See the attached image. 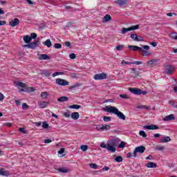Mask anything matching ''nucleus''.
Instances as JSON below:
<instances>
[{
  "instance_id": "1",
  "label": "nucleus",
  "mask_w": 177,
  "mask_h": 177,
  "mask_svg": "<svg viewBox=\"0 0 177 177\" xmlns=\"http://www.w3.org/2000/svg\"><path fill=\"white\" fill-rule=\"evenodd\" d=\"M104 110V111H106V113L115 114L118 118H120V120H122L123 121H125L127 118L125 115H124L122 112L120 111L115 106H106Z\"/></svg>"
},
{
  "instance_id": "2",
  "label": "nucleus",
  "mask_w": 177,
  "mask_h": 177,
  "mask_svg": "<svg viewBox=\"0 0 177 177\" xmlns=\"http://www.w3.org/2000/svg\"><path fill=\"white\" fill-rule=\"evenodd\" d=\"M121 142V140L118 138L111 139L108 141V151L111 153H115V146Z\"/></svg>"
},
{
  "instance_id": "3",
  "label": "nucleus",
  "mask_w": 177,
  "mask_h": 177,
  "mask_svg": "<svg viewBox=\"0 0 177 177\" xmlns=\"http://www.w3.org/2000/svg\"><path fill=\"white\" fill-rule=\"evenodd\" d=\"M129 91L131 92V93H133V95H147V91H143L138 88H129Z\"/></svg>"
},
{
  "instance_id": "4",
  "label": "nucleus",
  "mask_w": 177,
  "mask_h": 177,
  "mask_svg": "<svg viewBox=\"0 0 177 177\" xmlns=\"http://www.w3.org/2000/svg\"><path fill=\"white\" fill-rule=\"evenodd\" d=\"M149 49H150V46L142 45L140 47V52L142 53V56H151V53L149 51Z\"/></svg>"
},
{
  "instance_id": "5",
  "label": "nucleus",
  "mask_w": 177,
  "mask_h": 177,
  "mask_svg": "<svg viewBox=\"0 0 177 177\" xmlns=\"http://www.w3.org/2000/svg\"><path fill=\"white\" fill-rule=\"evenodd\" d=\"M135 30H139V25L131 26L129 28H123L121 30V34H127L129 31H135Z\"/></svg>"
},
{
  "instance_id": "6",
  "label": "nucleus",
  "mask_w": 177,
  "mask_h": 177,
  "mask_svg": "<svg viewBox=\"0 0 177 177\" xmlns=\"http://www.w3.org/2000/svg\"><path fill=\"white\" fill-rule=\"evenodd\" d=\"M146 151V147L145 146H139L135 148L133 150V157H138L137 153H140V154H143Z\"/></svg>"
},
{
  "instance_id": "7",
  "label": "nucleus",
  "mask_w": 177,
  "mask_h": 177,
  "mask_svg": "<svg viewBox=\"0 0 177 177\" xmlns=\"http://www.w3.org/2000/svg\"><path fill=\"white\" fill-rule=\"evenodd\" d=\"M55 83L57 85H59L60 86H67L70 85V82H68L67 80L62 78H57L55 80Z\"/></svg>"
},
{
  "instance_id": "8",
  "label": "nucleus",
  "mask_w": 177,
  "mask_h": 177,
  "mask_svg": "<svg viewBox=\"0 0 177 177\" xmlns=\"http://www.w3.org/2000/svg\"><path fill=\"white\" fill-rule=\"evenodd\" d=\"M174 71H175V66L174 65H166L165 66V73L166 74L171 75V74L174 73Z\"/></svg>"
},
{
  "instance_id": "9",
  "label": "nucleus",
  "mask_w": 177,
  "mask_h": 177,
  "mask_svg": "<svg viewBox=\"0 0 177 177\" xmlns=\"http://www.w3.org/2000/svg\"><path fill=\"white\" fill-rule=\"evenodd\" d=\"M96 129L100 131V132H103L104 131H109L110 129V125L109 124H98L96 127Z\"/></svg>"
},
{
  "instance_id": "10",
  "label": "nucleus",
  "mask_w": 177,
  "mask_h": 177,
  "mask_svg": "<svg viewBox=\"0 0 177 177\" xmlns=\"http://www.w3.org/2000/svg\"><path fill=\"white\" fill-rule=\"evenodd\" d=\"M93 78L96 81H102V80H106L107 78V74L104 73H98L95 75Z\"/></svg>"
},
{
  "instance_id": "11",
  "label": "nucleus",
  "mask_w": 177,
  "mask_h": 177,
  "mask_svg": "<svg viewBox=\"0 0 177 177\" xmlns=\"http://www.w3.org/2000/svg\"><path fill=\"white\" fill-rule=\"evenodd\" d=\"M130 37L136 42H143L144 41L142 36H138L136 34H131Z\"/></svg>"
},
{
  "instance_id": "12",
  "label": "nucleus",
  "mask_w": 177,
  "mask_h": 177,
  "mask_svg": "<svg viewBox=\"0 0 177 177\" xmlns=\"http://www.w3.org/2000/svg\"><path fill=\"white\" fill-rule=\"evenodd\" d=\"M29 49H37L39 46V41H35L28 44Z\"/></svg>"
},
{
  "instance_id": "13",
  "label": "nucleus",
  "mask_w": 177,
  "mask_h": 177,
  "mask_svg": "<svg viewBox=\"0 0 177 177\" xmlns=\"http://www.w3.org/2000/svg\"><path fill=\"white\" fill-rule=\"evenodd\" d=\"M20 24V20L17 18H15L13 20H11L9 22V26L10 27H16V26H19Z\"/></svg>"
},
{
  "instance_id": "14",
  "label": "nucleus",
  "mask_w": 177,
  "mask_h": 177,
  "mask_svg": "<svg viewBox=\"0 0 177 177\" xmlns=\"http://www.w3.org/2000/svg\"><path fill=\"white\" fill-rule=\"evenodd\" d=\"M38 55L39 60H50V57L46 54H38Z\"/></svg>"
},
{
  "instance_id": "15",
  "label": "nucleus",
  "mask_w": 177,
  "mask_h": 177,
  "mask_svg": "<svg viewBox=\"0 0 177 177\" xmlns=\"http://www.w3.org/2000/svg\"><path fill=\"white\" fill-rule=\"evenodd\" d=\"M0 175L1 176H10V172L8 170H5V169H0Z\"/></svg>"
},
{
  "instance_id": "16",
  "label": "nucleus",
  "mask_w": 177,
  "mask_h": 177,
  "mask_svg": "<svg viewBox=\"0 0 177 177\" xmlns=\"http://www.w3.org/2000/svg\"><path fill=\"white\" fill-rule=\"evenodd\" d=\"M115 3L116 5H119V6H124V5L128 3V0H116Z\"/></svg>"
},
{
  "instance_id": "17",
  "label": "nucleus",
  "mask_w": 177,
  "mask_h": 177,
  "mask_svg": "<svg viewBox=\"0 0 177 177\" xmlns=\"http://www.w3.org/2000/svg\"><path fill=\"white\" fill-rule=\"evenodd\" d=\"M14 85L15 86H18V88H26L27 86V84H26V83L20 82H15Z\"/></svg>"
},
{
  "instance_id": "18",
  "label": "nucleus",
  "mask_w": 177,
  "mask_h": 177,
  "mask_svg": "<svg viewBox=\"0 0 177 177\" xmlns=\"http://www.w3.org/2000/svg\"><path fill=\"white\" fill-rule=\"evenodd\" d=\"M145 129H151L152 131H154L156 129H158V127L155 124H151V125H146L144 126Z\"/></svg>"
},
{
  "instance_id": "19",
  "label": "nucleus",
  "mask_w": 177,
  "mask_h": 177,
  "mask_svg": "<svg viewBox=\"0 0 177 177\" xmlns=\"http://www.w3.org/2000/svg\"><path fill=\"white\" fill-rule=\"evenodd\" d=\"M168 142H171V138H169V136H165L160 139V143H168Z\"/></svg>"
},
{
  "instance_id": "20",
  "label": "nucleus",
  "mask_w": 177,
  "mask_h": 177,
  "mask_svg": "<svg viewBox=\"0 0 177 177\" xmlns=\"http://www.w3.org/2000/svg\"><path fill=\"white\" fill-rule=\"evenodd\" d=\"M171 120H175V116L173 114L167 115L163 118V121H171Z\"/></svg>"
},
{
  "instance_id": "21",
  "label": "nucleus",
  "mask_w": 177,
  "mask_h": 177,
  "mask_svg": "<svg viewBox=\"0 0 177 177\" xmlns=\"http://www.w3.org/2000/svg\"><path fill=\"white\" fill-rule=\"evenodd\" d=\"M48 104H49L48 102H39V106L41 109H46L48 107Z\"/></svg>"
},
{
  "instance_id": "22",
  "label": "nucleus",
  "mask_w": 177,
  "mask_h": 177,
  "mask_svg": "<svg viewBox=\"0 0 177 177\" xmlns=\"http://www.w3.org/2000/svg\"><path fill=\"white\" fill-rule=\"evenodd\" d=\"M71 117L73 120H78L80 118V113L78 112H73L71 113Z\"/></svg>"
},
{
  "instance_id": "23",
  "label": "nucleus",
  "mask_w": 177,
  "mask_h": 177,
  "mask_svg": "<svg viewBox=\"0 0 177 177\" xmlns=\"http://www.w3.org/2000/svg\"><path fill=\"white\" fill-rule=\"evenodd\" d=\"M24 41L25 44H30L31 42V41H32V40L30 35H26L24 37Z\"/></svg>"
},
{
  "instance_id": "24",
  "label": "nucleus",
  "mask_w": 177,
  "mask_h": 177,
  "mask_svg": "<svg viewBox=\"0 0 177 177\" xmlns=\"http://www.w3.org/2000/svg\"><path fill=\"white\" fill-rule=\"evenodd\" d=\"M146 167H147V168H157V164H156L153 162H149L146 165Z\"/></svg>"
},
{
  "instance_id": "25",
  "label": "nucleus",
  "mask_w": 177,
  "mask_h": 177,
  "mask_svg": "<svg viewBox=\"0 0 177 177\" xmlns=\"http://www.w3.org/2000/svg\"><path fill=\"white\" fill-rule=\"evenodd\" d=\"M41 75H45V77H50V75L52 74L50 71H46V70H43L41 72Z\"/></svg>"
},
{
  "instance_id": "26",
  "label": "nucleus",
  "mask_w": 177,
  "mask_h": 177,
  "mask_svg": "<svg viewBox=\"0 0 177 177\" xmlns=\"http://www.w3.org/2000/svg\"><path fill=\"white\" fill-rule=\"evenodd\" d=\"M57 102H59V103H63L64 102H67L68 101V98L67 97H60L59 98H57Z\"/></svg>"
},
{
  "instance_id": "27",
  "label": "nucleus",
  "mask_w": 177,
  "mask_h": 177,
  "mask_svg": "<svg viewBox=\"0 0 177 177\" xmlns=\"http://www.w3.org/2000/svg\"><path fill=\"white\" fill-rule=\"evenodd\" d=\"M129 49H131V50H133L136 52V50H140V47L138 46H129Z\"/></svg>"
},
{
  "instance_id": "28",
  "label": "nucleus",
  "mask_w": 177,
  "mask_h": 177,
  "mask_svg": "<svg viewBox=\"0 0 177 177\" xmlns=\"http://www.w3.org/2000/svg\"><path fill=\"white\" fill-rule=\"evenodd\" d=\"M110 20H111V16H110V15H106L103 18L104 23H107V21H110Z\"/></svg>"
},
{
  "instance_id": "29",
  "label": "nucleus",
  "mask_w": 177,
  "mask_h": 177,
  "mask_svg": "<svg viewBox=\"0 0 177 177\" xmlns=\"http://www.w3.org/2000/svg\"><path fill=\"white\" fill-rule=\"evenodd\" d=\"M44 45L47 46V48H50V46H52V41H50V39H48L44 41Z\"/></svg>"
},
{
  "instance_id": "30",
  "label": "nucleus",
  "mask_w": 177,
  "mask_h": 177,
  "mask_svg": "<svg viewBox=\"0 0 177 177\" xmlns=\"http://www.w3.org/2000/svg\"><path fill=\"white\" fill-rule=\"evenodd\" d=\"M89 167L92 169H99V165H96L95 163H90Z\"/></svg>"
},
{
  "instance_id": "31",
  "label": "nucleus",
  "mask_w": 177,
  "mask_h": 177,
  "mask_svg": "<svg viewBox=\"0 0 177 177\" xmlns=\"http://www.w3.org/2000/svg\"><path fill=\"white\" fill-rule=\"evenodd\" d=\"M59 172H62V174H67L68 172V169L66 167H61L58 169Z\"/></svg>"
},
{
  "instance_id": "32",
  "label": "nucleus",
  "mask_w": 177,
  "mask_h": 177,
  "mask_svg": "<svg viewBox=\"0 0 177 177\" xmlns=\"http://www.w3.org/2000/svg\"><path fill=\"white\" fill-rule=\"evenodd\" d=\"M49 96V93L48 92H42L41 93V99H46Z\"/></svg>"
},
{
  "instance_id": "33",
  "label": "nucleus",
  "mask_w": 177,
  "mask_h": 177,
  "mask_svg": "<svg viewBox=\"0 0 177 177\" xmlns=\"http://www.w3.org/2000/svg\"><path fill=\"white\" fill-rule=\"evenodd\" d=\"M170 38L172 39H177V32H171L169 34Z\"/></svg>"
},
{
  "instance_id": "34",
  "label": "nucleus",
  "mask_w": 177,
  "mask_h": 177,
  "mask_svg": "<svg viewBox=\"0 0 177 177\" xmlns=\"http://www.w3.org/2000/svg\"><path fill=\"white\" fill-rule=\"evenodd\" d=\"M100 147H102V149H106V150H109V142H107V144L102 143L100 145Z\"/></svg>"
},
{
  "instance_id": "35",
  "label": "nucleus",
  "mask_w": 177,
  "mask_h": 177,
  "mask_svg": "<svg viewBox=\"0 0 177 177\" xmlns=\"http://www.w3.org/2000/svg\"><path fill=\"white\" fill-rule=\"evenodd\" d=\"M80 105L73 104L69 106V109H75V110H78V109H80Z\"/></svg>"
},
{
  "instance_id": "36",
  "label": "nucleus",
  "mask_w": 177,
  "mask_h": 177,
  "mask_svg": "<svg viewBox=\"0 0 177 177\" xmlns=\"http://www.w3.org/2000/svg\"><path fill=\"white\" fill-rule=\"evenodd\" d=\"M63 115L66 117V118H70V117H71V113L69 111H66L63 113Z\"/></svg>"
},
{
  "instance_id": "37",
  "label": "nucleus",
  "mask_w": 177,
  "mask_h": 177,
  "mask_svg": "<svg viewBox=\"0 0 177 177\" xmlns=\"http://www.w3.org/2000/svg\"><path fill=\"white\" fill-rule=\"evenodd\" d=\"M80 149L82 151H86L88 150V145H83L80 146Z\"/></svg>"
},
{
  "instance_id": "38",
  "label": "nucleus",
  "mask_w": 177,
  "mask_h": 177,
  "mask_svg": "<svg viewBox=\"0 0 177 177\" xmlns=\"http://www.w3.org/2000/svg\"><path fill=\"white\" fill-rule=\"evenodd\" d=\"M103 120L105 122H110V121H111V118L109 116H104Z\"/></svg>"
},
{
  "instance_id": "39",
  "label": "nucleus",
  "mask_w": 177,
  "mask_h": 177,
  "mask_svg": "<svg viewBox=\"0 0 177 177\" xmlns=\"http://www.w3.org/2000/svg\"><path fill=\"white\" fill-rule=\"evenodd\" d=\"M57 75H64V73L63 72H55L53 73V77H57Z\"/></svg>"
},
{
  "instance_id": "40",
  "label": "nucleus",
  "mask_w": 177,
  "mask_h": 177,
  "mask_svg": "<svg viewBox=\"0 0 177 177\" xmlns=\"http://www.w3.org/2000/svg\"><path fill=\"white\" fill-rule=\"evenodd\" d=\"M115 160L116 161V162H122L123 159H122V157H121V156H117L115 158Z\"/></svg>"
},
{
  "instance_id": "41",
  "label": "nucleus",
  "mask_w": 177,
  "mask_h": 177,
  "mask_svg": "<svg viewBox=\"0 0 177 177\" xmlns=\"http://www.w3.org/2000/svg\"><path fill=\"white\" fill-rule=\"evenodd\" d=\"M125 145H127V143H125V142L124 141H122L120 144L118 145L119 149H124V147H125Z\"/></svg>"
},
{
  "instance_id": "42",
  "label": "nucleus",
  "mask_w": 177,
  "mask_h": 177,
  "mask_svg": "<svg viewBox=\"0 0 177 177\" xmlns=\"http://www.w3.org/2000/svg\"><path fill=\"white\" fill-rule=\"evenodd\" d=\"M139 135L140 136H142V138H147V135L146 134V132H145V131H140L139 132Z\"/></svg>"
},
{
  "instance_id": "43",
  "label": "nucleus",
  "mask_w": 177,
  "mask_h": 177,
  "mask_svg": "<svg viewBox=\"0 0 177 177\" xmlns=\"http://www.w3.org/2000/svg\"><path fill=\"white\" fill-rule=\"evenodd\" d=\"M54 48L55 49H62V44H60L59 43H55L54 45Z\"/></svg>"
},
{
  "instance_id": "44",
  "label": "nucleus",
  "mask_w": 177,
  "mask_h": 177,
  "mask_svg": "<svg viewBox=\"0 0 177 177\" xmlns=\"http://www.w3.org/2000/svg\"><path fill=\"white\" fill-rule=\"evenodd\" d=\"M42 127L44 128V129H48V128H49V124L46 122H44Z\"/></svg>"
},
{
  "instance_id": "45",
  "label": "nucleus",
  "mask_w": 177,
  "mask_h": 177,
  "mask_svg": "<svg viewBox=\"0 0 177 177\" xmlns=\"http://www.w3.org/2000/svg\"><path fill=\"white\" fill-rule=\"evenodd\" d=\"M119 96L122 97V99H129V95L126 94H120Z\"/></svg>"
},
{
  "instance_id": "46",
  "label": "nucleus",
  "mask_w": 177,
  "mask_h": 177,
  "mask_svg": "<svg viewBox=\"0 0 177 177\" xmlns=\"http://www.w3.org/2000/svg\"><path fill=\"white\" fill-rule=\"evenodd\" d=\"M133 63L132 62H127L125 60H122V64L124 66V64H128L129 66H130L131 64H133Z\"/></svg>"
},
{
  "instance_id": "47",
  "label": "nucleus",
  "mask_w": 177,
  "mask_h": 177,
  "mask_svg": "<svg viewBox=\"0 0 177 177\" xmlns=\"http://www.w3.org/2000/svg\"><path fill=\"white\" fill-rule=\"evenodd\" d=\"M122 49H124V46L119 45L116 46V50L120 51L122 50Z\"/></svg>"
},
{
  "instance_id": "48",
  "label": "nucleus",
  "mask_w": 177,
  "mask_h": 177,
  "mask_svg": "<svg viewBox=\"0 0 177 177\" xmlns=\"http://www.w3.org/2000/svg\"><path fill=\"white\" fill-rule=\"evenodd\" d=\"M156 62H157V60L151 59V60L148 62V64H150L151 66H153V64H154V63H156Z\"/></svg>"
},
{
  "instance_id": "49",
  "label": "nucleus",
  "mask_w": 177,
  "mask_h": 177,
  "mask_svg": "<svg viewBox=\"0 0 177 177\" xmlns=\"http://www.w3.org/2000/svg\"><path fill=\"white\" fill-rule=\"evenodd\" d=\"M30 37L31 39H35V38H37V34L32 32V33L30 34Z\"/></svg>"
},
{
  "instance_id": "50",
  "label": "nucleus",
  "mask_w": 177,
  "mask_h": 177,
  "mask_svg": "<svg viewBox=\"0 0 177 177\" xmlns=\"http://www.w3.org/2000/svg\"><path fill=\"white\" fill-rule=\"evenodd\" d=\"M69 57H70V59H74L77 57V55L74 53H71L69 55Z\"/></svg>"
},
{
  "instance_id": "51",
  "label": "nucleus",
  "mask_w": 177,
  "mask_h": 177,
  "mask_svg": "<svg viewBox=\"0 0 177 177\" xmlns=\"http://www.w3.org/2000/svg\"><path fill=\"white\" fill-rule=\"evenodd\" d=\"M127 158H131V157H133V153L131 152L127 153Z\"/></svg>"
},
{
  "instance_id": "52",
  "label": "nucleus",
  "mask_w": 177,
  "mask_h": 177,
  "mask_svg": "<svg viewBox=\"0 0 177 177\" xmlns=\"http://www.w3.org/2000/svg\"><path fill=\"white\" fill-rule=\"evenodd\" d=\"M22 109H24V110H26V109H28V105H27L26 103H23L22 104Z\"/></svg>"
},
{
  "instance_id": "53",
  "label": "nucleus",
  "mask_w": 177,
  "mask_h": 177,
  "mask_svg": "<svg viewBox=\"0 0 177 177\" xmlns=\"http://www.w3.org/2000/svg\"><path fill=\"white\" fill-rule=\"evenodd\" d=\"M15 104L17 106H20V104H21V102H20V100H15Z\"/></svg>"
},
{
  "instance_id": "54",
  "label": "nucleus",
  "mask_w": 177,
  "mask_h": 177,
  "mask_svg": "<svg viewBox=\"0 0 177 177\" xmlns=\"http://www.w3.org/2000/svg\"><path fill=\"white\" fill-rule=\"evenodd\" d=\"M133 64H136L137 66H139V64H142V62L140 61H135L132 62Z\"/></svg>"
},
{
  "instance_id": "55",
  "label": "nucleus",
  "mask_w": 177,
  "mask_h": 177,
  "mask_svg": "<svg viewBox=\"0 0 177 177\" xmlns=\"http://www.w3.org/2000/svg\"><path fill=\"white\" fill-rule=\"evenodd\" d=\"M28 92H35V88L30 87L28 89Z\"/></svg>"
},
{
  "instance_id": "56",
  "label": "nucleus",
  "mask_w": 177,
  "mask_h": 177,
  "mask_svg": "<svg viewBox=\"0 0 177 177\" xmlns=\"http://www.w3.org/2000/svg\"><path fill=\"white\" fill-rule=\"evenodd\" d=\"M3 99H5V96L3 95V94L0 93V102H2V100H3Z\"/></svg>"
},
{
  "instance_id": "57",
  "label": "nucleus",
  "mask_w": 177,
  "mask_h": 177,
  "mask_svg": "<svg viewBox=\"0 0 177 177\" xmlns=\"http://www.w3.org/2000/svg\"><path fill=\"white\" fill-rule=\"evenodd\" d=\"M28 3H29V5H35V2L31 1V0H26Z\"/></svg>"
},
{
  "instance_id": "58",
  "label": "nucleus",
  "mask_w": 177,
  "mask_h": 177,
  "mask_svg": "<svg viewBox=\"0 0 177 177\" xmlns=\"http://www.w3.org/2000/svg\"><path fill=\"white\" fill-rule=\"evenodd\" d=\"M65 46H67V48L71 46V43L70 41L65 42Z\"/></svg>"
},
{
  "instance_id": "59",
  "label": "nucleus",
  "mask_w": 177,
  "mask_h": 177,
  "mask_svg": "<svg viewBox=\"0 0 177 177\" xmlns=\"http://www.w3.org/2000/svg\"><path fill=\"white\" fill-rule=\"evenodd\" d=\"M156 150H158L159 151H162V150H164V147H157Z\"/></svg>"
},
{
  "instance_id": "60",
  "label": "nucleus",
  "mask_w": 177,
  "mask_h": 177,
  "mask_svg": "<svg viewBox=\"0 0 177 177\" xmlns=\"http://www.w3.org/2000/svg\"><path fill=\"white\" fill-rule=\"evenodd\" d=\"M109 169H110V167H104L102 168V171H109Z\"/></svg>"
},
{
  "instance_id": "61",
  "label": "nucleus",
  "mask_w": 177,
  "mask_h": 177,
  "mask_svg": "<svg viewBox=\"0 0 177 177\" xmlns=\"http://www.w3.org/2000/svg\"><path fill=\"white\" fill-rule=\"evenodd\" d=\"M63 153H64V149H61L58 151V154H63Z\"/></svg>"
},
{
  "instance_id": "62",
  "label": "nucleus",
  "mask_w": 177,
  "mask_h": 177,
  "mask_svg": "<svg viewBox=\"0 0 177 177\" xmlns=\"http://www.w3.org/2000/svg\"><path fill=\"white\" fill-rule=\"evenodd\" d=\"M6 24V21H0V26H5Z\"/></svg>"
},
{
  "instance_id": "63",
  "label": "nucleus",
  "mask_w": 177,
  "mask_h": 177,
  "mask_svg": "<svg viewBox=\"0 0 177 177\" xmlns=\"http://www.w3.org/2000/svg\"><path fill=\"white\" fill-rule=\"evenodd\" d=\"M52 142V140L50 139H47L44 140V143H51Z\"/></svg>"
},
{
  "instance_id": "64",
  "label": "nucleus",
  "mask_w": 177,
  "mask_h": 177,
  "mask_svg": "<svg viewBox=\"0 0 177 177\" xmlns=\"http://www.w3.org/2000/svg\"><path fill=\"white\" fill-rule=\"evenodd\" d=\"M146 160H153V156L149 155L148 157L146 158Z\"/></svg>"
}]
</instances>
